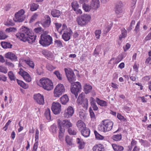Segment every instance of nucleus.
<instances>
[{
  "label": "nucleus",
  "instance_id": "nucleus-10",
  "mask_svg": "<svg viewBox=\"0 0 151 151\" xmlns=\"http://www.w3.org/2000/svg\"><path fill=\"white\" fill-rule=\"evenodd\" d=\"M24 11L23 9H22L20 10L18 12L15 13V18H13V20L16 22H22L25 18L24 15Z\"/></svg>",
  "mask_w": 151,
  "mask_h": 151
},
{
  "label": "nucleus",
  "instance_id": "nucleus-64",
  "mask_svg": "<svg viewBox=\"0 0 151 151\" xmlns=\"http://www.w3.org/2000/svg\"><path fill=\"white\" fill-rule=\"evenodd\" d=\"M151 39V33H149L145 38V40L147 41Z\"/></svg>",
  "mask_w": 151,
  "mask_h": 151
},
{
  "label": "nucleus",
  "instance_id": "nucleus-5",
  "mask_svg": "<svg viewBox=\"0 0 151 151\" xmlns=\"http://www.w3.org/2000/svg\"><path fill=\"white\" fill-rule=\"evenodd\" d=\"M71 87L70 88L71 92L75 95V97L77 98L78 96V93L81 91L82 87L81 83L79 82L72 83Z\"/></svg>",
  "mask_w": 151,
  "mask_h": 151
},
{
  "label": "nucleus",
  "instance_id": "nucleus-15",
  "mask_svg": "<svg viewBox=\"0 0 151 151\" xmlns=\"http://www.w3.org/2000/svg\"><path fill=\"white\" fill-rule=\"evenodd\" d=\"M72 33L73 32L70 29L65 31L62 35V38L65 41H68L70 39V36Z\"/></svg>",
  "mask_w": 151,
  "mask_h": 151
},
{
  "label": "nucleus",
  "instance_id": "nucleus-22",
  "mask_svg": "<svg viewBox=\"0 0 151 151\" xmlns=\"http://www.w3.org/2000/svg\"><path fill=\"white\" fill-rule=\"evenodd\" d=\"M60 100L62 104L65 105L69 101L68 96L66 94L63 95L60 98Z\"/></svg>",
  "mask_w": 151,
  "mask_h": 151
},
{
  "label": "nucleus",
  "instance_id": "nucleus-56",
  "mask_svg": "<svg viewBox=\"0 0 151 151\" xmlns=\"http://www.w3.org/2000/svg\"><path fill=\"white\" fill-rule=\"evenodd\" d=\"M101 31L100 30H96L95 32V36L96 38L99 39L100 38V35L101 34Z\"/></svg>",
  "mask_w": 151,
  "mask_h": 151
},
{
  "label": "nucleus",
  "instance_id": "nucleus-37",
  "mask_svg": "<svg viewBox=\"0 0 151 151\" xmlns=\"http://www.w3.org/2000/svg\"><path fill=\"white\" fill-rule=\"evenodd\" d=\"M102 124L99 125L98 126V129L99 130L104 132H106V129L104 122H102Z\"/></svg>",
  "mask_w": 151,
  "mask_h": 151
},
{
  "label": "nucleus",
  "instance_id": "nucleus-42",
  "mask_svg": "<svg viewBox=\"0 0 151 151\" xmlns=\"http://www.w3.org/2000/svg\"><path fill=\"white\" fill-rule=\"evenodd\" d=\"M50 130L53 133H56L57 130V126L55 124H53L50 127Z\"/></svg>",
  "mask_w": 151,
  "mask_h": 151
},
{
  "label": "nucleus",
  "instance_id": "nucleus-51",
  "mask_svg": "<svg viewBox=\"0 0 151 151\" xmlns=\"http://www.w3.org/2000/svg\"><path fill=\"white\" fill-rule=\"evenodd\" d=\"M38 15V14L37 13L34 14L31 17L29 22L31 23L35 21V19H37Z\"/></svg>",
  "mask_w": 151,
  "mask_h": 151
},
{
  "label": "nucleus",
  "instance_id": "nucleus-58",
  "mask_svg": "<svg viewBox=\"0 0 151 151\" xmlns=\"http://www.w3.org/2000/svg\"><path fill=\"white\" fill-rule=\"evenodd\" d=\"M38 141H37L34 145L32 151H36L38 147Z\"/></svg>",
  "mask_w": 151,
  "mask_h": 151
},
{
  "label": "nucleus",
  "instance_id": "nucleus-45",
  "mask_svg": "<svg viewBox=\"0 0 151 151\" xmlns=\"http://www.w3.org/2000/svg\"><path fill=\"white\" fill-rule=\"evenodd\" d=\"M140 22L139 21L137 23L134 29V31L135 32V33L136 34H137L140 31Z\"/></svg>",
  "mask_w": 151,
  "mask_h": 151
},
{
  "label": "nucleus",
  "instance_id": "nucleus-50",
  "mask_svg": "<svg viewBox=\"0 0 151 151\" xmlns=\"http://www.w3.org/2000/svg\"><path fill=\"white\" fill-rule=\"evenodd\" d=\"M89 112L91 118L92 119H95L96 117L95 114L91 107L89 108Z\"/></svg>",
  "mask_w": 151,
  "mask_h": 151
},
{
  "label": "nucleus",
  "instance_id": "nucleus-20",
  "mask_svg": "<svg viewBox=\"0 0 151 151\" xmlns=\"http://www.w3.org/2000/svg\"><path fill=\"white\" fill-rule=\"evenodd\" d=\"M61 13V12L56 9H53L51 11V14L53 17L57 18H58L60 16Z\"/></svg>",
  "mask_w": 151,
  "mask_h": 151
},
{
  "label": "nucleus",
  "instance_id": "nucleus-43",
  "mask_svg": "<svg viewBox=\"0 0 151 151\" xmlns=\"http://www.w3.org/2000/svg\"><path fill=\"white\" fill-rule=\"evenodd\" d=\"M82 7L84 10L86 12H88L90 10L91 7L85 4H83Z\"/></svg>",
  "mask_w": 151,
  "mask_h": 151
},
{
  "label": "nucleus",
  "instance_id": "nucleus-14",
  "mask_svg": "<svg viewBox=\"0 0 151 151\" xmlns=\"http://www.w3.org/2000/svg\"><path fill=\"white\" fill-rule=\"evenodd\" d=\"M34 100L40 104L43 105L44 104V98L43 95L39 93L34 95Z\"/></svg>",
  "mask_w": 151,
  "mask_h": 151
},
{
  "label": "nucleus",
  "instance_id": "nucleus-34",
  "mask_svg": "<svg viewBox=\"0 0 151 151\" xmlns=\"http://www.w3.org/2000/svg\"><path fill=\"white\" fill-rule=\"evenodd\" d=\"M122 34L119 37V39L121 40L122 38H125L127 35V31L124 28L122 30Z\"/></svg>",
  "mask_w": 151,
  "mask_h": 151
},
{
  "label": "nucleus",
  "instance_id": "nucleus-32",
  "mask_svg": "<svg viewBox=\"0 0 151 151\" xmlns=\"http://www.w3.org/2000/svg\"><path fill=\"white\" fill-rule=\"evenodd\" d=\"M45 115L48 120H50L51 119L50 111L49 109L47 108L46 109Z\"/></svg>",
  "mask_w": 151,
  "mask_h": 151
},
{
  "label": "nucleus",
  "instance_id": "nucleus-29",
  "mask_svg": "<svg viewBox=\"0 0 151 151\" xmlns=\"http://www.w3.org/2000/svg\"><path fill=\"white\" fill-rule=\"evenodd\" d=\"M92 89L91 86L90 85L86 84L84 87V89L85 93L87 94L90 92Z\"/></svg>",
  "mask_w": 151,
  "mask_h": 151
},
{
  "label": "nucleus",
  "instance_id": "nucleus-55",
  "mask_svg": "<svg viewBox=\"0 0 151 151\" xmlns=\"http://www.w3.org/2000/svg\"><path fill=\"white\" fill-rule=\"evenodd\" d=\"M135 21L132 20L130 23L129 26L127 28V30L129 31H130L132 29V27L135 24Z\"/></svg>",
  "mask_w": 151,
  "mask_h": 151
},
{
  "label": "nucleus",
  "instance_id": "nucleus-47",
  "mask_svg": "<svg viewBox=\"0 0 151 151\" xmlns=\"http://www.w3.org/2000/svg\"><path fill=\"white\" fill-rule=\"evenodd\" d=\"M35 32L37 33H41L44 32V29L41 27H38L34 29Z\"/></svg>",
  "mask_w": 151,
  "mask_h": 151
},
{
  "label": "nucleus",
  "instance_id": "nucleus-27",
  "mask_svg": "<svg viewBox=\"0 0 151 151\" xmlns=\"http://www.w3.org/2000/svg\"><path fill=\"white\" fill-rule=\"evenodd\" d=\"M76 125L79 129H82L86 127V125L81 120H79L77 122Z\"/></svg>",
  "mask_w": 151,
  "mask_h": 151
},
{
  "label": "nucleus",
  "instance_id": "nucleus-49",
  "mask_svg": "<svg viewBox=\"0 0 151 151\" xmlns=\"http://www.w3.org/2000/svg\"><path fill=\"white\" fill-rule=\"evenodd\" d=\"M25 61L27 64L30 67L32 68H34L35 64L33 61L30 60H25Z\"/></svg>",
  "mask_w": 151,
  "mask_h": 151
},
{
  "label": "nucleus",
  "instance_id": "nucleus-1",
  "mask_svg": "<svg viewBox=\"0 0 151 151\" xmlns=\"http://www.w3.org/2000/svg\"><path fill=\"white\" fill-rule=\"evenodd\" d=\"M16 36L24 42L27 41L29 43L32 44L36 39V36L33 35L30 30L27 27H22Z\"/></svg>",
  "mask_w": 151,
  "mask_h": 151
},
{
  "label": "nucleus",
  "instance_id": "nucleus-17",
  "mask_svg": "<svg viewBox=\"0 0 151 151\" xmlns=\"http://www.w3.org/2000/svg\"><path fill=\"white\" fill-rule=\"evenodd\" d=\"M51 22L50 18L49 16H47L45 20L41 22V24L44 27L47 28L50 26Z\"/></svg>",
  "mask_w": 151,
  "mask_h": 151
},
{
  "label": "nucleus",
  "instance_id": "nucleus-11",
  "mask_svg": "<svg viewBox=\"0 0 151 151\" xmlns=\"http://www.w3.org/2000/svg\"><path fill=\"white\" fill-rule=\"evenodd\" d=\"M51 109L54 114H59L61 111L60 104L58 102H53L52 105Z\"/></svg>",
  "mask_w": 151,
  "mask_h": 151
},
{
  "label": "nucleus",
  "instance_id": "nucleus-59",
  "mask_svg": "<svg viewBox=\"0 0 151 151\" xmlns=\"http://www.w3.org/2000/svg\"><path fill=\"white\" fill-rule=\"evenodd\" d=\"M7 77L4 75L0 74V81L5 82L6 81Z\"/></svg>",
  "mask_w": 151,
  "mask_h": 151
},
{
  "label": "nucleus",
  "instance_id": "nucleus-33",
  "mask_svg": "<svg viewBox=\"0 0 151 151\" xmlns=\"http://www.w3.org/2000/svg\"><path fill=\"white\" fill-rule=\"evenodd\" d=\"M112 139L115 141H119L122 139V135L120 134L114 135L112 137Z\"/></svg>",
  "mask_w": 151,
  "mask_h": 151
},
{
  "label": "nucleus",
  "instance_id": "nucleus-2",
  "mask_svg": "<svg viewBox=\"0 0 151 151\" xmlns=\"http://www.w3.org/2000/svg\"><path fill=\"white\" fill-rule=\"evenodd\" d=\"M58 128L59 129L58 137L61 139L64 136L65 129H69L72 126V124L69 120L65 119L63 121H58Z\"/></svg>",
  "mask_w": 151,
  "mask_h": 151
},
{
  "label": "nucleus",
  "instance_id": "nucleus-63",
  "mask_svg": "<svg viewBox=\"0 0 151 151\" xmlns=\"http://www.w3.org/2000/svg\"><path fill=\"white\" fill-rule=\"evenodd\" d=\"M111 29V27L108 26L106 27L104 30V33H107Z\"/></svg>",
  "mask_w": 151,
  "mask_h": 151
},
{
  "label": "nucleus",
  "instance_id": "nucleus-60",
  "mask_svg": "<svg viewBox=\"0 0 151 151\" xmlns=\"http://www.w3.org/2000/svg\"><path fill=\"white\" fill-rule=\"evenodd\" d=\"M117 117L120 120H122L123 121H125L126 120V119L120 114H118Z\"/></svg>",
  "mask_w": 151,
  "mask_h": 151
},
{
  "label": "nucleus",
  "instance_id": "nucleus-13",
  "mask_svg": "<svg viewBox=\"0 0 151 151\" xmlns=\"http://www.w3.org/2000/svg\"><path fill=\"white\" fill-rule=\"evenodd\" d=\"M74 113V110L72 107L69 106L65 110L64 116L66 118H69L72 116Z\"/></svg>",
  "mask_w": 151,
  "mask_h": 151
},
{
  "label": "nucleus",
  "instance_id": "nucleus-40",
  "mask_svg": "<svg viewBox=\"0 0 151 151\" xmlns=\"http://www.w3.org/2000/svg\"><path fill=\"white\" fill-rule=\"evenodd\" d=\"M94 133L96 136V137L97 139L102 140L104 139V137L103 136L101 135L97 132V131L95 130L94 131Z\"/></svg>",
  "mask_w": 151,
  "mask_h": 151
},
{
  "label": "nucleus",
  "instance_id": "nucleus-36",
  "mask_svg": "<svg viewBox=\"0 0 151 151\" xmlns=\"http://www.w3.org/2000/svg\"><path fill=\"white\" fill-rule=\"evenodd\" d=\"M71 6L74 11H76L79 7V6L76 1L73 2L71 3Z\"/></svg>",
  "mask_w": 151,
  "mask_h": 151
},
{
  "label": "nucleus",
  "instance_id": "nucleus-12",
  "mask_svg": "<svg viewBox=\"0 0 151 151\" xmlns=\"http://www.w3.org/2000/svg\"><path fill=\"white\" fill-rule=\"evenodd\" d=\"M19 74L22 76L26 81L29 82L31 81V78L29 74L27 72L24 71L22 68H20Z\"/></svg>",
  "mask_w": 151,
  "mask_h": 151
},
{
  "label": "nucleus",
  "instance_id": "nucleus-6",
  "mask_svg": "<svg viewBox=\"0 0 151 151\" xmlns=\"http://www.w3.org/2000/svg\"><path fill=\"white\" fill-rule=\"evenodd\" d=\"M90 19L91 17L89 15L84 14L78 17L77 21L79 25L83 26L87 24Z\"/></svg>",
  "mask_w": 151,
  "mask_h": 151
},
{
  "label": "nucleus",
  "instance_id": "nucleus-8",
  "mask_svg": "<svg viewBox=\"0 0 151 151\" xmlns=\"http://www.w3.org/2000/svg\"><path fill=\"white\" fill-rule=\"evenodd\" d=\"M65 71L69 81L71 83L76 80V76L72 70H68V69H64Z\"/></svg>",
  "mask_w": 151,
  "mask_h": 151
},
{
  "label": "nucleus",
  "instance_id": "nucleus-19",
  "mask_svg": "<svg viewBox=\"0 0 151 151\" xmlns=\"http://www.w3.org/2000/svg\"><path fill=\"white\" fill-rule=\"evenodd\" d=\"M100 6L99 0H92L91 3V6L92 8L96 9Z\"/></svg>",
  "mask_w": 151,
  "mask_h": 151
},
{
  "label": "nucleus",
  "instance_id": "nucleus-26",
  "mask_svg": "<svg viewBox=\"0 0 151 151\" xmlns=\"http://www.w3.org/2000/svg\"><path fill=\"white\" fill-rule=\"evenodd\" d=\"M96 102L98 104L102 106H106L107 105V103L106 101L100 100L98 98H96Z\"/></svg>",
  "mask_w": 151,
  "mask_h": 151
},
{
  "label": "nucleus",
  "instance_id": "nucleus-18",
  "mask_svg": "<svg viewBox=\"0 0 151 151\" xmlns=\"http://www.w3.org/2000/svg\"><path fill=\"white\" fill-rule=\"evenodd\" d=\"M81 132L83 136L87 137L90 135V131L89 129L86 127L81 130Z\"/></svg>",
  "mask_w": 151,
  "mask_h": 151
},
{
  "label": "nucleus",
  "instance_id": "nucleus-38",
  "mask_svg": "<svg viewBox=\"0 0 151 151\" xmlns=\"http://www.w3.org/2000/svg\"><path fill=\"white\" fill-rule=\"evenodd\" d=\"M38 5L35 3L32 4L30 6V10L32 11L37 10L38 8Z\"/></svg>",
  "mask_w": 151,
  "mask_h": 151
},
{
  "label": "nucleus",
  "instance_id": "nucleus-53",
  "mask_svg": "<svg viewBox=\"0 0 151 151\" xmlns=\"http://www.w3.org/2000/svg\"><path fill=\"white\" fill-rule=\"evenodd\" d=\"M46 67L47 70L50 71H52L56 68V67L48 63L47 64Z\"/></svg>",
  "mask_w": 151,
  "mask_h": 151
},
{
  "label": "nucleus",
  "instance_id": "nucleus-41",
  "mask_svg": "<svg viewBox=\"0 0 151 151\" xmlns=\"http://www.w3.org/2000/svg\"><path fill=\"white\" fill-rule=\"evenodd\" d=\"M72 139L70 138L69 136L68 135L66 136L65 137V141L68 145H72Z\"/></svg>",
  "mask_w": 151,
  "mask_h": 151
},
{
  "label": "nucleus",
  "instance_id": "nucleus-62",
  "mask_svg": "<svg viewBox=\"0 0 151 151\" xmlns=\"http://www.w3.org/2000/svg\"><path fill=\"white\" fill-rule=\"evenodd\" d=\"M11 121L10 120H9L8 122L6 124L5 126L3 128V129L4 131H6L8 128V127L10 124Z\"/></svg>",
  "mask_w": 151,
  "mask_h": 151
},
{
  "label": "nucleus",
  "instance_id": "nucleus-24",
  "mask_svg": "<svg viewBox=\"0 0 151 151\" xmlns=\"http://www.w3.org/2000/svg\"><path fill=\"white\" fill-rule=\"evenodd\" d=\"M104 146L101 145H99L94 146L93 148V151H104Z\"/></svg>",
  "mask_w": 151,
  "mask_h": 151
},
{
  "label": "nucleus",
  "instance_id": "nucleus-3",
  "mask_svg": "<svg viewBox=\"0 0 151 151\" xmlns=\"http://www.w3.org/2000/svg\"><path fill=\"white\" fill-rule=\"evenodd\" d=\"M39 42L43 46H48L52 43V39L50 35L42 34L41 35Z\"/></svg>",
  "mask_w": 151,
  "mask_h": 151
},
{
  "label": "nucleus",
  "instance_id": "nucleus-44",
  "mask_svg": "<svg viewBox=\"0 0 151 151\" xmlns=\"http://www.w3.org/2000/svg\"><path fill=\"white\" fill-rule=\"evenodd\" d=\"M5 24L7 26H13L14 25V23L12 19L9 18Z\"/></svg>",
  "mask_w": 151,
  "mask_h": 151
},
{
  "label": "nucleus",
  "instance_id": "nucleus-30",
  "mask_svg": "<svg viewBox=\"0 0 151 151\" xmlns=\"http://www.w3.org/2000/svg\"><path fill=\"white\" fill-rule=\"evenodd\" d=\"M76 142L79 144L78 147L80 149H82L84 147L85 143L82 139L77 138L76 139Z\"/></svg>",
  "mask_w": 151,
  "mask_h": 151
},
{
  "label": "nucleus",
  "instance_id": "nucleus-61",
  "mask_svg": "<svg viewBox=\"0 0 151 151\" xmlns=\"http://www.w3.org/2000/svg\"><path fill=\"white\" fill-rule=\"evenodd\" d=\"M80 117L82 119H84L85 118V113L83 112H80L79 113Z\"/></svg>",
  "mask_w": 151,
  "mask_h": 151
},
{
  "label": "nucleus",
  "instance_id": "nucleus-57",
  "mask_svg": "<svg viewBox=\"0 0 151 151\" xmlns=\"http://www.w3.org/2000/svg\"><path fill=\"white\" fill-rule=\"evenodd\" d=\"M36 71L37 73L39 75H41L43 73V69L42 67L37 68Z\"/></svg>",
  "mask_w": 151,
  "mask_h": 151
},
{
  "label": "nucleus",
  "instance_id": "nucleus-9",
  "mask_svg": "<svg viewBox=\"0 0 151 151\" xmlns=\"http://www.w3.org/2000/svg\"><path fill=\"white\" fill-rule=\"evenodd\" d=\"M65 91V89L64 86L61 84L58 85L54 91V95L56 97H59L60 96L64 93Z\"/></svg>",
  "mask_w": 151,
  "mask_h": 151
},
{
  "label": "nucleus",
  "instance_id": "nucleus-16",
  "mask_svg": "<svg viewBox=\"0 0 151 151\" xmlns=\"http://www.w3.org/2000/svg\"><path fill=\"white\" fill-rule=\"evenodd\" d=\"M102 122H104V124L105 125L106 132L111 130L113 127V123L109 120L103 121Z\"/></svg>",
  "mask_w": 151,
  "mask_h": 151
},
{
  "label": "nucleus",
  "instance_id": "nucleus-25",
  "mask_svg": "<svg viewBox=\"0 0 151 151\" xmlns=\"http://www.w3.org/2000/svg\"><path fill=\"white\" fill-rule=\"evenodd\" d=\"M1 44L2 47L5 49L12 48V45L9 42H2Z\"/></svg>",
  "mask_w": 151,
  "mask_h": 151
},
{
  "label": "nucleus",
  "instance_id": "nucleus-54",
  "mask_svg": "<svg viewBox=\"0 0 151 151\" xmlns=\"http://www.w3.org/2000/svg\"><path fill=\"white\" fill-rule=\"evenodd\" d=\"M7 37V36L6 35L5 33L4 32L2 31L1 30L0 32V39L3 40L5 39Z\"/></svg>",
  "mask_w": 151,
  "mask_h": 151
},
{
  "label": "nucleus",
  "instance_id": "nucleus-31",
  "mask_svg": "<svg viewBox=\"0 0 151 151\" xmlns=\"http://www.w3.org/2000/svg\"><path fill=\"white\" fill-rule=\"evenodd\" d=\"M42 52L47 58H52V54L51 52L47 50H43Z\"/></svg>",
  "mask_w": 151,
  "mask_h": 151
},
{
  "label": "nucleus",
  "instance_id": "nucleus-7",
  "mask_svg": "<svg viewBox=\"0 0 151 151\" xmlns=\"http://www.w3.org/2000/svg\"><path fill=\"white\" fill-rule=\"evenodd\" d=\"M77 102L80 104L84 109H87L88 106V101L87 99L85 98L84 93H82L79 95Z\"/></svg>",
  "mask_w": 151,
  "mask_h": 151
},
{
  "label": "nucleus",
  "instance_id": "nucleus-21",
  "mask_svg": "<svg viewBox=\"0 0 151 151\" xmlns=\"http://www.w3.org/2000/svg\"><path fill=\"white\" fill-rule=\"evenodd\" d=\"M5 57L6 58H9L12 60H15L17 59L16 55L12 53L11 52L7 53L5 54Z\"/></svg>",
  "mask_w": 151,
  "mask_h": 151
},
{
  "label": "nucleus",
  "instance_id": "nucleus-39",
  "mask_svg": "<svg viewBox=\"0 0 151 151\" xmlns=\"http://www.w3.org/2000/svg\"><path fill=\"white\" fill-rule=\"evenodd\" d=\"M68 132L70 134L73 135H76L77 133L76 130L70 128L68 129Z\"/></svg>",
  "mask_w": 151,
  "mask_h": 151
},
{
  "label": "nucleus",
  "instance_id": "nucleus-28",
  "mask_svg": "<svg viewBox=\"0 0 151 151\" xmlns=\"http://www.w3.org/2000/svg\"><path fill=\"white\" fill-rule=\"evenodd\" d=\"M112 147L115 151H122L124 150L123 147L116 144H113Z\"/></svg>",
  "mask_w": 151,
  "mask_h": 151
},
{
  "label": "nucleus",
  "instance_id": "nucleus-46",
  "mask_svg": "<svg viewBox=\"0 0 151 151\" xmlns=\"http://www.w3.org/2000/svg\"><path fill=\"white\" fill-rule=\"evenodd\" d=\"M8 75L11 81L14 80L15 79V76L12 71H9L8 73Z\"/></svg>",
  "mask_w": 151,
  "mask_h": 151
},
{
  "label": "nucleus",
  "instance_id": "nucleus-23",
  "mask_svg": "<svg viewBox=\"0 0 151 151\" xmlns=\"http://www.w3.org/2000/svg\"><path fill=\"white\" fill-rule=\"evenodd\" d=\"M122 2L120 1L119 2L118 4L116 5L115 8V11L116 13L119 14L122 13Z\"/></svg>",
  "mask_w": 151,
  "mask_h": 151
},
{
  "label": "nucleus",
  "instance_id": "nucleus-4",
  "mask_svg": "<svg viewBox=\"0 0 151 151\" xmlns=\"http://www.w3.org/2000/svg\"><path fill=\"white\" fill-rule=\"evenodd\" d=\"M40 86L44 89L50 91L53 88V86L52 81L48 78H43L40 80Z\"/></svg>",
  "mask_w": 151,
  "mask_h": 151
},
{
  "label": "nucleus",
  "instance_id": "nucleus-52",
  "mask_svg": "<svg viewBox=\"0 0 151 151\" xmlns=\"http://www.w3.org/2000/svg\"><path fill=\"white\" fill-rule=\"evenodd\" d=\"M8 69L7 68L5 67L0 66V72L4 73H7Z\"/></svg>",
  "mask_w": 151,
  "mask_h": 151
},
{
  "label": "nucleus",
  "instance_id": "nucleus-35",
  "mask_svg": "<svg viewBox=\"0 0 151 151\" xmlns=\"http://www.w3.org/2000/svg\"><path fill=\"white\" fill-rule=\"evenodd\" d=\"M54 45L57 47H63L62 42L58 40H56L54 41Z\"/></svg>",
  "mask_w": 151,
  "mask_h": 151
},
{
  "label": "nucleus",
  "instance_id": "nucleus-48",
  "mask_svg": "<svg viewBox=\"0 0 151 151\" xmlns=\"http://www.w3.org/2000/svg\"><path fill=\"white\" fill-rule=\"evenodd\" d=\"M54 73L56 76L57 78L60 80H61L62 79V77L61 75L60 74L58 70H55Z\"/></svg>",
  "mask_w": 151,
  "mask_h": 151
}]
</instances>
